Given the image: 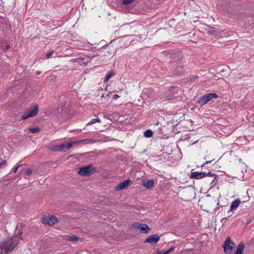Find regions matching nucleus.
Segmentation results:
<instances>
[{"mask_svg": "<svg viewBox=\"0 0 254 254\" xmlns=\"http://www.w3.org/2000/svg\"><path fill=\"white\" fill-rule=\"evenodd\" d=\"M19 243V239L16 236L7 237L0 243V254H2V251H4V254H9L16 248Z\"/></svg>", "mask_w": 254, "mask_h": 254, "instance_id": "1", "label": "nucleus"}, {"mask_svg": "<svg viewBox=\"0 0 254 254\" xmlns=\"http://www.w3.org/2000/svg\"><path fill=\"white\" fill-rule=\"evenodd\" d=\"M96 171V168L91 165L79 168L78 174L81 176L88 177L94 174Z\"/></svg>", "mask_w": 254, "mask_h": 254, "instance_id": "2", "label": "nucleus"}, {"mask_svg": "<svg viewBox=\"0 0 254 254\" xmlns=\"http://www.w3.org/2000/svg\"><path fill=\"white\" fill-rule=\"evenodd\" d=\"M218 95L215 93L206 94L201 96L197 101V103L201 107L205 105L208 102L214 98H217Z\"/></svg>", "mask_w": 254, "mask_h": 254, "instance_id": "3", "label": "nucleus"}, {"mask_svg": "<svg viewBox=\"0 0 254 254\" xmlns=\"http://www.w3.org/2000/svg\"><path fill=\"white\" fill-rule=\"evenodd\" d=\"M39 107L38 105L32 106L21 117V120H25L28 118L36 116L38 113Z\"/></svg>", "mask_w": 254, "mask_h": 254, "instance_id": "4", "label": "nucleus"}, {"mask_svg": "<svg viewBox=\"0 0 254 254\" xmlns=\"http://www.w3.org/2000/svg\"><path fill=\"white\" fill-rule=\"evenodd\" d=\"M235 246V244L232 241L231 238L229 237H227L223 246L224 253L226 254H232Z\"/></svg>", "mask_w": 254, "mask_h": 254, "instance_id": "5", "label": "nucleus"}, {"mask_svg": "<svg viewBox=\"0 0 254 254\" xmlns=\"http://www.w3.org/2000/svg\"><path fill=\"white\" fill-rule=\"evenodd\" d=\"M177 86L170 87L166 92V99L168 100H173L177 98L178 96V92Z\"/></svg>", "mask_w": 254, "mask_h": 254, "instance_id": "6", "label": "nucleus"}, {"mask_svg": "<svg viewBox=\"0 0 254 254\" xmlns=\"http://www.w3.org/2000/svg\"><path fill=\"white\" fill-rule=\"evenodd\" d=\"M132 227L134 229H139L140 232L142 233H147L151 230V228L147 224L138 222L133 223Z\"/></svg>", "mask_w": 254, "mask_h": 254, "instance_id": "7", "label": "nucleus"}, {"mask_svg": "<svg viewBox=\"0 0 254 254\" xmlns=\"http://www.w3.org/2000/svg\"><path fill=\"white\" fill-rule=\"evenodd\" d=\"M160 237L157 234L150 235L144 240V243H150L151 245L156 244L159 240Z\"/></svg>", "mask_w": 254, "mask_h": 254, "instance_id": "8", "label": "nucleus"}, {"mask_svg": "<svg viewBox=\"0 0 254 254\" xmlns=\"http://www.w3.org/2000/svg\"><path fill=\"white\" fill-rule=\"evenodd\" d=\"M205 177H206V173L198 172H191L190 178L195 179L196 180L201 179Z\"/></svg>", "mask_w": 254, "mask_h": 254, "instance_id": "9", "label": "nucleus"}, {"mask_svg": "<svg viewBox=\"0 0 254 254\" xmlns=\"http://www.w3.org/2000/svg\"><path fill=\"white\" fill-rule=\"evenodd\" d=\"M131 181L130 179H127L120 183L116 187V190L119 191L126 188H127L128 185L131 183Z\"/></svg>", "mask_w": 254, "mask_h": 254, "instance_id": "10", "label": "nucleus"}, {"mask_svg": "<svg viewBox=\"0 0 254 254\" xmlns=\"http://www.w3.org/2000/svg\"><path fill=\"white\" fill-rule=\"evenodd\" d=\"M170 62H175L182 59V56L179 52L173 53L170 55Z\"/></svg>", "mask_w": 254, "mask_h": 254, "instance_id": "11", "label": "nucleus"}, {"mask_svg": "<svg viewBox=\"0 0 254 254\" xmlns=\"http://www.w3.org/2000/svg\"><path fill=\"white\" fill-rule=\"evenodd\" d=\"M142 184L144 187L149 189L153 187L154 185V181L153 180H144L142 182Z\"/></svg>", "mask_w": 254, "mask_h": 254, "instance_id": "12", "label": "nucleus"}, {"mask_svg": "<svg viewBox=\"0 0 254 254\" xmlns=\"http://www.w3.org/2000/svg\"><path fill=\"white\" fill-rule=\"evenodd\" d=\"M49 226H52L56 224L58 222V218L54 215L49 216Z\"/></svg>", "mask_w": 254, "mask_h": 254, "instance_id": "13", "label": "nucleus"}, {"mask_svg": "<svg viewBox=\"0 0 254 254\" xmlns=\"http://www.w3.org/2000/svg\"><path fill=\"white\" fill-rule=\"evenodd\" d=\"M240 204V200L239 199H236L234 201H233L230 206V209L229 211H232L233 210L237 208L239 204Z\"/></svg>", "mask_w": 254, "mask_h": 254, "instance_id": "14", "label": "nucleus"}, {"mask_svg": "<svg viewBox=\"0 0 254 254\" xmlns=\"http://www.w3.org/2000/svg\"><path fill=\"white\" fill-rule=\"evenodd\" d=\"M245 249V245L243 242L240 243L237 248L236 252L235 254H243V251Z\"/></svg>", "mask_w": 254, "mask_h": 254, "instance_id": "15", "label": "nucleus"}, {"mask_svg": "<svg viewBox=\"0 0 254 254\" xmlns=\"http://www.w3.org/2000/svg\"><path fill=\"white\" fill-rule=\"evenodd\" d=\"M184 71L183 69V67L179 66L176 67L174 71V74L176 76H181L183 74Z\"/></svg>", "mask_w": 254, "mask_h": 254, "instance_id": "16", "label": "nucleus"}, {"mask_svg": "<svg viewBox=\"0 0 254 254\" xmlns=\"http://www.w3.org/2000/svg\"><path fill=\"white\" fill-rule=\"evenodd\" d=\"M144 93L147 95L149 99H151L154 97V91L151 88L145 89Z\"/></svg>", "mask_w": 254, "mask_h": 254, "instance_id": "17", "label": "nucleus"}, {"mask_svg": "<svg viewBox=\"0 0 254 254\" xmlns=\"http://www.w3.org/2000/svg\"><path fill=\"white\" fill-rule=\"evenodd\" d=\"M115 75V72L114 71H110L108 72L104 78V82H107L112 77H113Z\"/></svg>", "mask_w": 254, "mask_h": 254, "instance_id": "18", "label": "nucleus"}, {"mask_svg": "<svg viewBox=\"0 0 254 254\" xmlns=\"http://www.w3.org/2000/svg\"><path fill=\"white\" fill-rule=\"evenodd\" d=\"M210 29L208 30L207 33L209 35H215L218 33V31L214 28L209 27Z\"/></svg>", "mask_w": 254, "mask_h": 254, "instance_id": "19", "label": "nucleus"}, {"mask_svg": "<svg viewBox=\"0 0 254 254\" xmlns=\"http://www.w3.org/2000/svg\"><path fill=\"white\" fill-rule=\"evenodd\" d=\"M206 176H209V177H214V179H213V180L211 181V184H213L214 183V182H217V175H216V174H213L212 173V172H209L208 173H206Z\"/></svg>", "mask_w": 254, "mask_h": 254, "instance_id": "20", "label": "nucleus"}, {"mask_svg": "<svg viewBox=\"0 0 254 254\" xmlns=\"http://www.w3.org/2000/svg\"><path fill=\"white\" fill-rule=\"evenodd\" d=\"M79 239V237H78L75 235H72V236H67L66 239V240H68L69 241L74 242V241H77Z\"/></svg>", "mask_w": 254, "mask_h": 254, "instance_id": "21", "label": "nucleus"}, {"mask_svg": "<svg viewBox=\"0 0 254 254\" xmlns=\"http://www.w3.org/2000/svg\"><path fill=\"white\" fill-rule=\"evenodd\" d=\"M153 134V132L150 129H147L144 132V136L146 137H151Z\"/></svg>", "mask_w": 254, "mask_h": 254, "instance_id": "22", "label": "nucleus"}, {"mask_svg": "<svg viewBox=\"0 0 254 254\" xmlns=\"http://www.w3.org/2000/svg\"><path fill=\"white\" fill-rule=\"evenodd\" d=\"M48 219H49V216L44 215L41 217V222H42L43 224L48 225V223H49Z\"/></svg>", "mask_w": 254, "mask_h": 254, "instance_id": "23", "label": "nucleus"}, {"mask_svg": "<svg viewBox=\"0 0 254 254\" xmlns=\"http://www.w3.org/2000/svg\"><path fill=\"white\" fill-rule=\"evenodd\" d=\"M29 131L32 133H37L40 131V128L38 127L29 128Z\"/></svg>", "mask_w": 254, "mask_h": 254, "instance_id": "24", "label": "nucleus"}, {"mask_svg": "<svg viewBox=\"0 0 254 254\" xmlns=\"http://www.w3.org/2000/svg\"><path fill=\"white\" fill-rule=\"evenodd\" d=\"M59 146L60 152H65L67 150L65 143H63L59 145Z\"/></svg>", "mask_w": 254, "mask_h": 254, "instance_id": "25", "label": "nucleus"}, {"mask_svg": "<svg viewBox=\"0 0 254 254\" xmlns=\"http://www.w3.org/2000/svg\"><path fill=\"white\" fill-rule=\"evenodd\" d=\"M77 143L78 142L77 141H71V142H68L67 143H65L67 150L68 149H69V148H70L73 144Z\"/></svg>", "mask_w": 254, "mask_h": 254, "instance_id": "26", "label": "nucleus"}, {"mask_svg": "<svg viewBox=\"0 0 254 254\" xmlns=\"http://www.w3.org/2000/svg\"><path fill=\"white\" fill-rule=\"evenodd\" d=\"M101 122L100 120L99 119V118H97L96 119H92L90 122H89L87 125H90L91 124H93L96 122L100 123Z\"/></svg>", "mask_w": 254, "mask_h": 254, "instance_id": "27", "label": "nucleus"}, {"mask_svg": "<svg viewBox=\"0 0 254 254\" xmlns=\"http://www.w3.org/2000/svg\"><path fill=\"white\" fill-rule=\"evenodd\" d=\"M134 0H123L122 3L123 5H128L132 2Z\"/></svg>", "mask_w": 254, "mask_h": 254, "instance_id": "28", "label": "nucleus"}, {"mask_svg": "<svg viewBox=\"0 0 254 254\" xmlns=\"http://www.w3.org/2000/svg\"><path fill=\"white\" fill-rule=\"evenodd\" d=\"M100 52L101 53H105L106 52L109 53V51L107 50V47H103L100 50Z\"/></svg>", "mask_w": 254, "mask_h": 254, "instance_id": "29", "label": "nucleus"}, {"mask_svg": "<svg viewBox=\"0 0 254 254\" xmlns=\"http://www.w3.org/2000/svg\"><path fill=\"white\" fill-rule=\"evenodd\" d=\"M7 165V162L5 160H3L2 162L0 163V168H3Z\"/></svg>", "mask_w": 254, "mask_h": 254, "instance_id": "30", "label": "nucleus"}, {"mask_svg": "<svg viewBox=\"0 0 254 254\" xmlns=\"http://www.w3.org/2000/svg\"><path fill=\"white\" fill-rule=\"evenodd\" d=\"M59 147H60L59 145H56V146H54V147H53L51 149L52 150H54L55 151H60V149Z\"/></svg>", "mask_w": 254, "mask_h": 254, "instance_id": "31", "label": "nucleus"}, {"mask_svg": "<svg viewBox=\"0 0 254 254\" xmlns=\"http://www.w3.org/2000/svg\"><path fill=\"white\" fill-rule=\"evenodd\" d=\"M32 170L31 169H28L26 172H25V174L26 175H29L30 174H31L32 173Z\"/></svg>", "mask_w": 254, "mask_h": 254, "instance_id": "32", "label": "nucleus"}, {"mask_svg": "<svg viewBox=\"0 0 254 254\" xmlns=\"http://www.w3.org/2000/svg\"><path fill=\"white\" fill-rule=\"evenodd\" d=\"M157 254H168V252L167 251H158Z\"/></svg>", "mask_w": 254, "mask_h": 254, "instance_id": "33", "label": "nucleus"}, {"mask_svg": "<svg viewBox=\"0 0 254 254\" xmlns=\"http://www.w3.org/2000/svg\"><path fill=\"white\" fill-rule=\"evenodd\" d=\"M54 51H51L48 53H47L46 55V57L47 58H49L50 56L53 53Z\"/></svg>", "mask_w": 254, "mask_h": 254, "instance_id": "34", "label": "nucleus"}, {"mask_svg": "<svg viewBox=\"0 0 254 254\" xmlns=\"http://www.w3.org/2000/svg\"><path fill=\"white\" fill-rule=\"evenodd\" d=\"M214 160V159L212 160H210V161H206L204 163H203L202 165H201V167H203L204 165H207L210 163H211V162H212Z\"/></svg>", "mask_w": 254, "mask_h": 254, "instance_id": "35", "label": "nucleus"}, {"mask_svg": "<svg viewBox=\"0 0 254 254\" xmlns=\"http://www.w3.org/2000/svg\"><path fill=\"white\" fill-rule=\"evenodd\" d=\"M22 234H23V232H22V230H18V234H17V236H16V237H17V238L18 239V237H21V235H22Z\"/></svg>", "mask_w": 254, "mask_h": 254, "instance_id": "36", "label": "nucleus"}, {"mask_svg": "<svg viewBox=\"0 0 254 254\" xmlns=\"http://www.w3.org/2000/svg\"><path fill=\"white\" fill-rule=\"evenodd\" d=\"M175 248V247L173 246V247H171L169 249L167 250V252H168V254L171 253V252H172L174 250Z\"/></svg>", "mask_w": 254, "mask_h": 254, "instance_id": "37", "label": "nucleus"}, {"mask_svg": "<svg viewBox=\"0 0 254 254\" xmlns=\"http://www.w3.org/2000/svg\"><path fill=\"white\" fill-rule=\"evenodd\" d=\"M22 166V165H18V166H17V167H16L15 168H14V169H13V173H15L17 172V170H18V168H19V167H20V166Z\"/></svg>", "mask_w": 254, "mask_h": 254, "instance_id": "38", "label": "nucleus"}, {"mask_svg": "<svg viewBox=\"0 0 254 254\" xmlns=\"http://www.w3.org/2000/svg\"><path fill=\"white\" fill-rule=\"evenodd\" d=\"M119 95L118 94H114L113 95V99H116L119 97Z\"/></svg>", "mask_w": 254, "mask_h": 254, "instance_id": "39", "label": "nucleus"}, {"mask_svg": "<svg viewBox=\"0 0 254 254\" xmlns=\"http://www.w3.org/2000/svg\"><path fill=\"white\" fill-rule=\"evenodd\" d=\"M198 77L197 76H194V75H192L190 77V80H193V79H196Z\"/></svg>", "mask_w": 254, "mask_h": 254, "instance_id": "40", "label": "nucleus"}, {"mask_svg": "<svg viewBox=\"0 0 254 254\" xmlns=\"http://www.w3.org/2000/svg\"><path fill=\"white\" fill-rule=\"evenodd\" d=\"M5 50H8L10 48V46L9 45H5Z\"/></svg>", "mask_w": 254, "mask_h": 254, "instance_id": "41", "label": "nucleus"}, {"mask_svg": "<svg viewBox=\"0 0 254 254\" xmlns=\"http://www.w3.org/2000/svg\"><path fill=\"white\" fill-rule=\"evenodd\" d=\"M40 73H41V71H37V74H40Z\"/></svg>", "mask_w": 254, "mask_h": 254, "instance_id": "42", "label": "nucleus"}, {"mask_svg": "<svg viewBox=\"0 0 254 254\" xmlns=\"http://www.w3.org/2000/svg\"><path fill=\"white\" fill-rule=\"evenodd\" d=\"M110 94H111V93H110V94H106V96H109V95H110Z\"/></svg>", "mask_w": 254, "mask_h": 254, "instance_id": "43", "label": "nucleus"}, {"mask_svg": "<svg viewBox=\"0 0 254 254\" xmlns=\"http://www.w3.org/2000/svg\"><path fill=\"white\" fill-rule=\"evenodd\" d=\"M97 55L98 56H102V55H101V54H97Z\"/></svg>", "mask_w": 254, "mask_h": 254, "instance_id": "44", "label": "nucleus"}, {"mask_svg": "<svg viewBox=\"0 0 254 254\" xmlns=\"http://www.w3.org/2000/svg\"><path fill=\"white\" fill-rule=\"evenodd\" d=\"M101 97H102V98L104 97V94H102V96H101Z\"/></svg>", "mask_w": 254, "mask_h": 254, "instance_id": "45", "label": "nucleus"}, {"mask_svg": "<svg viewBox=\"0 0 254 254\" xmlns=\"http://www.w3.org/2000/svg\"><path fill=\"white\" fill-rule=\"evenodd\" d=\"M225 219H226V218H223V219H222L221 221H223V220H224Z\"/></svg>", "mask_w": 254, "mask_h": 254, "instance_id": "46", "label": "nucleus"}]
</instances>
